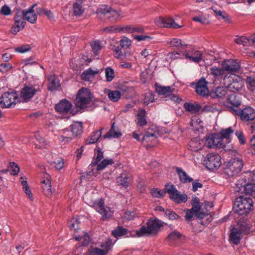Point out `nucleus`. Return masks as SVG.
<instances>
[{
	"mask_svg": "<svg viewBox=\"0 0 255 255\" xmlns=\"http://www.w3.org/2000/svg\"><path fill=\"white\" fill-rule=\"evenodd\" d=\"M36 5V4H33L28 10L21 11V13H22V17L24 18V20L26 19L28 22L31 23L36 22L37 16L33 10V8Z\"/></svg>",
	"mask_w": 255,
	"mask_h": 255,
	"instance_id": "obj_17",
	"label": "nucleus"
},
{
	"mask_svg": "<svg viewBox=\"0 0 255 255\" xmlns=\"http://www.w3.org/2000/svg\"><path fill=\"white\" fill-rule=\"evenodd\" d=\"M165 190L166 192L169 194L170 198L175 202V200L179 199L177 197V194L178 191L174 185L170 184H166Z\"/></svg>",
	"mask_w": 255,
	"mask_h": 255,
	"instance_id": "obj_25",
	"label": "nucleus"
},
{
	"mask_svg": "<svg viewBox=\"0 0 255 255\" xmlns=\"http://www.w3.org/2000/svg\"><path fill=\"white\" fill-rule=\"evenodd\" d=\"M173 89H171L170 86H157L156 87V91L159 95H162L164 96L165 98H168L172 93H173Z\"/></svg>",
	"mask_w": 255,
	"mask_h": 255,
	"instance_id": "obj_24",
	"label": "nucleus"
},
{
	"mask_svg": "<svg viewBox=\"0 0 255 255\" xmlns=\"http://www.w3.org/2000/svg\"><path fill=\"white\" fill-rule=\"evenodd\" d=\"M128 233V230L122 226H119L116 229L113 231V236L116 238L123 237Z\"/></svg>",
	"mask_w": 255,
	"mask_h": 255,
	"instance_id": "obj_37",
	"label": "nucleus"
},
{
	"mask_svg": "<svg viewBox=\"0 0 255 255\" xmlns=\"http://www.w3.org/2000/svg\"><path fill=\"white\" fill-rule=\"evenodd\" d=\"M95 152L96 158L90 165L92 167L96 165L98 163V162H100L101 160V159L103 158V153L101 151L99 147H97L95 150Z\"/></svg>",
	"mask_w": 255,
	"mask_h": 255,
	"instance_id": "obj_42",
	"label": "nucleus"
},
{
	"mask_svg": "<svg viewBox=\"0 0 255 255\" xmlns=\"http://www.w3.org/2000/svg\"><path fill=\"white\" fill-rule=\"evenodd\" d=\"M103 128L101 129L100 130H97L93 132L91 135L85 140L86 144H93L96 143L99 138L101 136L102 132L101 130Z\"/></svg>",
	"mask_w": 255,
	"mask_h": 255,
	"instance_id": "obj_31",
	"label": "nucleus"
},
{
	"mask_svg": "<svg viewBox=\"0 0 255 255\" xmlns=\"http://www.w3.org/2000/svg\"><path fill=\"white\" fill-rule=\"evenodd\" d=\"M34 137L37 140V141L39 143V144L38 143H35L34 145L36 148L39 149H42L45 147V144L44 138L41 137L39 133H37L34 135Z\"/></svg>",
	"mask_w": 255,
	"mask_h": 255,
	"instance_id": "obj_47",
	"label": "nucleus"
},
{
	"mask_svg": "<svg viewBox=\"0 0 255 255\" xmlns=\"http://www.w3.org/2000/svg\"><path fill=\"white\" fill-rule=\"evenodd\" d=\"M176 172L178 173L180 181L183 183H186L193 181V178L189 177L187 173L182 170V168L177 167Z\"/></svg>",
	"mask_w": 255,
	"mask_h": 255,
	"instance_id": "obj_28",
	"label": "nucleus"
},
{
	"mask_svg": "<svg viewBox=\"0 0 255 255\" xmlns=\"http://www.w3.org/2000/svg\"><path fill=\"white\" fill-rule=\"evenodd\" d=\"M177 197L179 199L177 200H175L176 203H180L181 202H186L187 200V196L185 194H181L178 192L177 194Z\"/></svg>",
	"mask_w": 255,
	"mask_h": 255,
	"instance_id": "obj_61",
	"label": "nucleus"
},
{
	"mask_svg": "<svg viewBox=\"0 0 255 255\" xmlns=\"http://www.w3.org/2000/svg\"><path fill=\"white\" fill-rule=\"evenodd\" d=\"M31 49V47L29 45H23L21 46H19L15 49V51L20 52V53H24L30 50Z\"/></svg>",
	"mask_w": 255,
	"mask_h": 255,
	"instance_id": "obj_63",
	"label": "nucleus"
},
{
	"mask_svg": "<svg viewBox=\"0 0 255 255\" xmlns=\"http://www.w3.org/2000/svg\"><path fill=\"white\" fill-rule=\"evenodd\" d=\"M157 133L155 132H150L147 131L142 138V141H145L147 142L154 141L157 138Z\"/></svg>",
	"mask_w": 255,
	"mask_h": 255,
	"instance_id": "obj_44",
	"label": "nucleus"
},
{
	"mask_svg": "<svg viewBox=\"0 0 255 255\" xmlns=\"http://www.w3.org/2000/svg\"><path fill=\"white\" fill-rule=\"evenodd\" d=\"M70 128L75 137L81 135L83 132V127L81 123H76L71 125Z\"/></svg>",
	"mask_w": 255,
	"mask_h": 255,
	"instance_id": "obj_33",
	"label": "nucleus"
},
{
	"mask_svg": "<svg viewBox=\"0 0 255 255\" xmlns=\"http://www.w3.org/2000/svg\"><path fill=\"white\" fill-rule=\"evenodd\" d=\"M204 164L210 170L218 169L221 165V158L217 153H210L206 155L203 161Z\"/></svg>",
	"mask_w": 255,
	"mask_h": 255,
	"instance_id": "obj_7",
	"label": "nucleus"
},
{
	"mask_svg": "<svg viewBox=\"0 0 255 255\" xmlns=\"http://www.w3.org/2000/svg\"><path fill=\"white\" fill-rule=\"evenodd\" d=\"M253 206V201L249 197L240 196L234 203L235 211L239 215L247 214Z\"/></svg>",
	"mask_w": 255,
	"mask_h": 255,
	"instance_id": "obj_3",
	"label": "nucleus"
},
{
	"mask_svg": "<svg viewBox=\"0 0 255 255\" xmlns=\"http://www.w3.org/2000/svg\"><path fill=\"white\" fill-rule=\"evenodd\" d=\"M223 83L226 88L233 93L241 90L244 85L242 79L236 75H225Z\"/></svg>",
	"mask_w": 255,
	"mask_h": 255,
	"instance_id": "obj_2",
	"label": "nucleus"
},
{
	"mask_svg": "<svg viewBox=\"0 0 255 255\" xmlns=\"http://www.w3.org/2000/svg\"><path fill=\"white\" fill-rule=\"evenodd\" d=\"M207 82L204 79H201L197 83L196 91L200 95H207L208 92V89L207 87Z\"/></svg>",
	"mask_w": 255,
	"mask_h": 255,
	"instance_id": "obj_20",
	"label": "nucleus"
},
{
	"mask_svg": "<svg viewBox=\"0 0 255 255\" xmlns=\"http://www.w3.org/2000/svg\"><path fill=\"white\" fill-rule=\"evenodd\" d=\"M184 108L187 112L191 114H195L200 111L201 109V106L197 103L192 104L186 102L184 104Z\"/></svg>",
	"mask_w": 255,
	"mask_h": 255,
	"instance_id": "obj_27",
	"label": "nucleus"
},
{
	"mask_svg": "<svg viewBox=\"0 0 255 255\" xmlns=\"http://www.w3.org/2000/svg\"><path fill=\"white\" fill-rule=\"evenodd\" d=\"M184 55L186 59L195 63H198L202 59V54L199 50H193L190 52L186 50Z\"/></svg>",
	"mask_w": 255,
	"mask_h": 255,
	"instance_id": "obj_16",
	"label": "nucleus"
},
{
	"mask_svg": "<svg viewBox=\"0 0 255 255\" xmlns=\"http://www.w3.org/2000/svg\"><path fill=\"white\" fill-rule=\"evenodd\" d=\"M40 91L41 88L38 85H24L20 91L19 102H29L37 92Z\"/></svg>",
	"mask_w": 255,
	"mask_h": 255,
	"instance_id": "obj_4",
	"label": "nucleus"
},
{
	"mask_svg": "<svg viewBox=\"0 0 255 255\" xmlns=\"http://www.w3.org/2000/svg\"><path fill=\"white\" fill-rule=\"evenodd\" d=\"M146 225V227L142 226L136 230V234L138 237L156 235L162 226L160 221L158 219H149L147 221Z\"/></svg>",
	"mask_w": 255,
	"mask_h": 255,
	"instance_id": "obj_1",
	"label": "nucleus"
},
{
	"mask_svg": "<svg viewBox=\"0 0 255 255\" xmlns=\"http://www.w3.org/2000/svg\"><path fill=\"white\" fill-rule=\"evenodd\" d=\"M222 67L224 71L230 72H237L240 69V65L237 60H225L222 62Z\"/></svg>",
	"mask_w": 255,
	"mask_h": 255,
	"instance_id": "obj_11",
	"label": "nucleus"
},
{
	"mask_svg": "<svg viewBox=\"0 0 255 255\" xmlns=\"http://www.w3.org/2000/svg\"><path fill=\"white\" fill-rule=\"evenodd\" d=\"M250 41L249 38L246 37L242 36L240 37L236 38L235 39V42L238 44H242L243 46H246L248 42Z\"/></svg>",
	"mask_w": 255,
	"mask_h": 255,
	"instance_id": "obj_59",
	"label": "nucleus"
},
{
	"mask_svg": "<svg viewBox=\"0 0 255 255\" xmlns=\"http://www.w3.org/2000/svg\"><path fill=\"white\" fill-rule=\"evenodd\" d=\"M111 7L107 6L106 5H102L98 9V14L100 18L106 19L107 18H110L111 17Z\"/></svg>",
	"mask_w": 255,
	"mask_h": 255,
	"instance_id": "obj_21",
	"label": "nucleus"
},
{
	"mask_svg": "<svg viewBox=\"0 0 255 255\" xmlns=\"http://www.w3.org/2000/svg\"><path fill=\"white\" fill-rule=\"evenodd\" d=\"M169 43L172 47H175L181 50H184L185 47H187V44H183L181 40L177 38H173Z\"/></svg>",
	"mask_w": 255,
	"mask_h": 255,
	"instance_id": "obj_40",
	"label": "nucleus"
},
{
	"mask_svg": "<svg viewBox=\"0 0 255 255\" xmlns=\"http://www.w3.org/2000/svg\"><path fill=\"white\" fill-rule=\"evenodd\" d=\"M181 234L177 231L172 232L167 237V239L170 241H175L180 238Z\"/></svg>",
	"mask_w": 255,
	"mask_h": 255,
	"instance_id": "obj_56",
	"label": "nucleus"
},
{
	"mask_svg": "<svg viewBox=\"0 0 255 255\" xmlns=\"http://www.w3.org/2000/svg\"><path fill=\"white\" fill-rule=\"evenodd\" d=\"M202 112L206 113H214L218 112L219 110L217 108V105L215 104H209L205 105L203 109Z\"/></svg>",
	"mask_w": 255,
	"mask_h": 255,
	"instance_id": "obj_43",
	"label": "nucleus"
},
{
	"mask_svg": "<svg viewBox=\"0 0 255 255\" xmlns=\"http://www.w3.org/2000/svg\"><path fill=\"white\" fill-rule=\"evenodd\" d=\"M103 205L104 201L102 199H101L99 201L94 202L93 206L97 212L102 215L103 219L109 218L111 215L110 209L108 208L109 211H107V209L104 208Z\"/></svg>",
	"mask_w": 255,
	"mask_h": 255,
	"instance_id": "obj_14",
	"label": "nucleus"
},
{
	"mask_svg": "<svg viewBox=\"0 0 255 255\" xmlns=\"http://www.w3.org/2000/svg\"><path fill=\"white\" fill-rule=\"evenodd\" d=\"M75 137L70 129H64L62 131V133L60 135V138L62 141L69 142Z\"/></svg>",
	"mask_w": 255,
	"mask_h": 255,
	"instance_id": "obj_34",
	"label": "nucleus"
},
{
	"mask_svg": "<svg viewBox=\"0 0 255 255\" xmlns=\"http://www.w3.org/2000/svg\"><path fill=\"white\" fill-rule=\"evenodd\" d=\"M123 17V13L120 9H113V19L115 21L121 20Z\"/></svg>",
	"mask_w": 255,
	"mask_h": 255,
	"instance_id": "obj_52",
	"label": "nucleus"
},
{
	"mask_svg": "<svg viewBox=\"0 0 255 255\" xmlns=\"http://www.w3.org/2000/svg\"><path fill=\"white\" fill-rule=\"evenodd\" d=\"M99 70L96 68L93 69L91 68H89L88 70L84 71L81 74V78L87 81H90V79L92 78L95 74L99 73Z\"/></svg>",
	"mask_w": 255,
	"mask_h": 255,
	"instance_id": "obj_29",
	"label": "nucleus"
},
{
	"mask_svg": "<svg viewBox=\"0 0 255 255\" xmlns=\"http://www.w3.org/2000/svg\"><path fill=\"white\" fill-rule=\"evenodd\" d=\"M238 190V192H244L246 195L255 198V184L248 183L245 186Z\"/></svg>",
	"mask_w": 255,
	"mask_h": 255,
	"instance_id": "obj_26",
	"label": "nucleus"
},
{
	"mask_svg": "<svg viewBox=\"0 0 255 255\" xmlns=\"http://www.w3.org/2000/svg\"><path fill=\"white\" fill-rule=\"evenodd\" d=\"M194 21L199 22L203 24H207L209 23L208 19L204 16H195L192 18Z\"/></svg>",
	"mask_w": 255,
	"mask_h": 255,
	"instance_id": "obj_60",
	"label": "nucleus"
},
{
	"mask_svg": "<svg viewBox=\"0 0 255 255\" xmlns=\"http://www.w3.org/2000/svg\"><path fill=\"white\" fill-rule=\"evenodd\" d=\"M15 21L14 25L12 27L11 32L16 34L21 29H23L25 26V21L24 18L22 17V13L21 11H18L14 17Z\"/></svg>",
	"mask_w": 255,
	"mask_h": 255,
	"instance_id": "obj_12",
	"label": "nucleus"
},
{
	"mask_svg": "<svg viewBox=\"0 0 255 255\" xmlns=\"http://www.w3.org/2000/svg\"><path fill=\"white\" fill-rule=\"evenodd\" d=\"M48 89L53 91L56 90L59 87V81L58 79L54 74H51L48 76Z\"/></svg>",
	"mask_w": 255,
	"mask_h": 255,
	"instance_id": "obj_22",
	"label": "nucleus"
},
{
	"mask_svg": "<svg viewBox=\"0 0 255 255\" xmlns=\"http://www.w3.org/2000/svg\"><path fill=\"white\" fill-rule=\"evenodd\" d=\"M225 104L228 107L234 106L236 107L235 109H237L238 107L241 105V101L235 94H231L228 95L227 101L225 102Z\"/></svg>",
	"mask_w": 255,
	"mask_h": 255,
	"instance_id": "obj_23",
	"label": "nucleus"
},
{
	"mask_svg": "<svg viewBox=\"0 0 255 255\" xmlns=\"http://www.w3.org/2000/svg\"><path fill=\"white\" fill-rule=\"evenodd\" d=\"M91 100V94L90 90L83 88L78 91L75 104L77 108L82 109L87 107Z\"/></svg>",
	"mask_w": 255,
	"mask_h": 255,
	"instance_id": "obj_5",
	"label": "nucleus"
},
{
	"mask_svg": "<svg viewBox=\"0 0 255 255\" xmlns=\"http://www.w3.org/2000/svg\"><path fill=\"white\" fill-rule=\"evenodd\" d=\"M154 99V95L150 92L148 91L145 94L144 102L146 104L148 105L149 103L152 102Z\"/></svg>",
	"mask_w": 255,
	"mask_h": 255,
	"instance_id": "obj_57",
	"label": "nucleus"
},
{
	"mask_svg": "<svg viewBox=\"0 0 255 255\" xmlns=\"http://www.w3.org/2000/svg\"><path fill=\"white\" fill-rule=\"evenodd\" d=\"M190 125L193 127V129L199 130L202 127L203 124L198 116H194L192 117Z\"/></svg>",
	"mask_w": 255,
	"mask_h": 255,
	"instance_id": "obj_35",
	"label": "nucleus"
},
{
	"mask_svg": "<svg viewBox=\"0 0 255 255\" xmlns=\"http://www.w3.org/2000/svg\"><path fill=\"white\" fill-rule=\"evenodd\" d=\"M214 12L216 13V14L220 17L221 18L224 19L225 21L228 22V23H231V20L230 19V17L228 15H227L225 12L222 11L220 10H217V9H213Z\"/></svg>",
	"mask_w": 255,
	"mask_h": 255,
	"instance_id": "obj_48",
	"label": "nucleus"
},
{
	"mask_svg": "<svg viewBox=\"0 0 255 255\" xmlns=\"http://www.w3.org/2000/svg\"><path fill=\"white\" fill-rule=\"evenodd\" d=\"M205 144L210 148H220L224 146L222 137L218 134L208 136L206 138Z\"/></svg>",
	"mask_w": 255,
	"mask_h": 255,
	"instance_id": "obj_10",
	"label": "nucleus"
},
{
	"mask_svg": "<svg viewBox=\"0 0 255 255\" xmlns=\"http://www.w3.org/2000/svg\"><path fill=\"white\" fill-rule=\"evenodd\" d=\"M189 149L193 151H197L202 148V145L201 144L199 139L198 138L192 140L189 144Z\"/></svg>",
	"mask_w": 255,
	"mask_h": 255,
	"instance_id": "obj_38",
	"label": "nucleus"
},
{
	"mask_svg": "<svg viewBox=\"0 0 255 255\" xmlns=\"http://www.w3.org/2000/svg\"><path fill=\"white\" fill-rule=\"evenodd\" d=\"M226 87H218L215 90V93L216 96L219 98H223L227 94Z\"/></svg>",
	"mask_w": 255,
	"mask_h": 255,
	"instance_id": "obj_51",
	"label": "nucleus"
},
{
	"mask_svg": "<svg viewBox=\"0 0 255 255\" xmlns=\"http://www.w3.org/2000/svg\"><path fill=\"white\" fill-rule=\"evenodd\" d=\"M49 175L46 174V179L41 181V187L43 189V192L45 196L47 197L51 196L52 194L51 191V183L49 179Z\"/></svg>",
	"mask_w": 255,
	"mask_h": 255,
	"instance_id": "obj_19",
	"label": "nucleus"
},
{
	"mask_svg": "<svg viewBox=\"0 0 255 255\" xmlns=\"http://www.w3.org/2000/svg\"><path fill=\"white\" fill-rule=\"evenodd\" d=\"M234 130L231 128H229L224 129H222L221 132V137L223 138L229 139L231 135L233 133Z\"/></svg>",
	"mask_w": 255,
	"mask_h": 255,
	"instance_id": "obj_49",
	"label": "nucleus"
},
{
	"mask_svg": "<svg viewBox=\"0 0 255 255\" xmlns=\"http://www.w3.org/2000/svg\"><path fill=\"white\" fill-rule=\"evenodd\" d=\"M155 23L158 26L168 28L177 29L183 26L177 24L172 17H159L155 18Z\"/></svg>",
	"mask_w": 255,
	"mask_h": 255,
	"instance_id": "obj_9",
	"label": "nucleus"
},
{
	"mask_svg": "<svg viewBox=\"0 0 255 255\" xmlns=\"http://www.w3.org/2000/svg\"><path fill=\"white\" fill-rule=\"evenodd\" d=\"M112 163V160L104 159L100 163L97 164L96 169L98 171L104 169L108 165Z\"/></svg>",
	"mask_w": 255,
	"mask_h": 255,
	"instance_id": "obj_54",
	"label": "nucleus"
},
{
	"mask_svg": "<svg viewBox=\"0 0 255 255\" xmlns=\"http://www.w3.org/2000/svg\"><path fill=\"white\" fill-rule=\"evenodd\" d=\"M19 102L18 94L16 92H5L0 99V106L2 108L13 107Z\"/></svg>",
	"mask_w": 255,
	"mask_h": 255,
	"instance_id": "obj_6",
	"label": "nucleus"
},
{
	"mask_svg": "<svg viewBox=\"0 0 255 255\" xmlns=\"http://www.w3.org/2000/svg\"><path fill=\"white\" fill-rule=\"evenodd\" d=\"M145 111L143 110H140L138 112L137 114L138 117L137 124L138 126L141 127L146 125L147 122L145 119Z\"/></svg>",
	"mask_w": 255,
	"mask_h": 255,
	"instance_id": "obj_39",
	"label": "nucleus"
},
{
	"mask_svg": "<svg viewBox=\"0 0 255 255\" xmlns=\"http://www.w3.org/2000/svg\"><path fill=\"white\" fill-rule=\"evenodd\" d=\"M247 86L249 89L254 92L255 91V78L248 77L247 78Z\"/></svg>",
	"mask_w": 255,
	"mask_h": 255,
	"instance_id": "obj_50",
	"label": "nucleus"
},
{
	"mask_svg": "<svg viewBox=\"0 0 255 255\" xmlns=\"http://www.w3.org/2000/svg\"><path fill=\"white\" fill-rule=\"evenodd\" d=\"M75 239L76 241H82V245L83 246H87L90 241V238L89 236L85 233H83L82 235H79L78 237H75Z\"/></svg>",
	"mask_w": 255,
	"mask_h": 255,
	"instance_id": "obj_41",
	"label": "nucleus"
},
{
	"mask_svg": "<svg viewBox=\"0 0 255 255\" xmlns=\"http://www.w3.org/2000/svg\"><path fill=\"white\" fill-rule=\"evenodd\" d=\"M82 4L77 2H75L73 3V10L75 15L80 16L83 13L84 9L82 8Z\"/></svg>",
	"mask_w": 255,
	"mask_h": 255,
	"instance_id": "obj_45",
	"label": "nucleus"
},
{
	"mask_svg": "<svg viewBox=\"0 0 255 255\" xmlns=\"http://www.w3.org/2000/svg\"><path fill=\"white\" fill-rule=\"evenodd\" d=\"M151 195L156 198H160L163 197L166 194V191L159 190L157 188H153L151 190Z\"/></svg>",
	"mask_w": 255,
	"mask_h": 255,
	"instance_id": "obj_53",
	"label": "nucleus"
},
{
	"mask_svg": "<svg viewBox=\"0 0 255 255\" xmlns=\"http://www.w3.org/2000/svg\"><path fill=\"white\" fill-rule=\"evenodd\" d=\"M131 180L126 173H121V175L117 178V182L124 187H128Z\"/></svg>",
	"mask_w": 255,
	"mask_h": 255,
	"instance_id": "obj_30",
	"label": "nucleus"
},
{
	"mask_svg": "<svg viewBox=\"0 0 255 255\" xmlns=\"http://www.w3.org/2000/svg\"><path fill=\"white\" fill-rule=\"evenodd\" d=\"M243 161L240 158H234L230 160L227 167L233 174L239 173L243 167Z\"/></svg>",
	"mask_w": 255,
	"mask_h": 255,
	"instance_id": "obj_13",
	"label": "nucleus"
},
{
	"mask_svg": "<svg viewBox=\"0 0 255 255\" xmlns=\"http://www.w3.org/2000/svg\"><path fill=\"white\" fill-rule=\"evenodd\" d=\"M224 70L223 68H219L214 66L210 68V73L214 76L216 79L222 78L224 74Z\"/></svg>",
	"mask_w": 255,
	"mask_h": 255,
	"instance_id": "obj_32",
	"label": "nucleus"
},
{
	"mask_svg": "<svg viewBox=\"0 0 255 255\" xmlns=\"http://www.w3.org/2000/svg\"><path fill=\"white\" fill-rule=\"evenodd\" d=\"M232 110L236 115L240 116L242 120L249 121L255 119V111L251 107H247L242 110L235 108Z\"/></svg>",
	"mask_w": 255,
	"mask_h": 255,
	"instance_id": "obj_8",
	"label": "nucleus"
},
{
	"mask_svg": "<svg viewBox=\"0 0 255 255\" xmlns=\"http://www.w3.org/2000/svg\"><path fill=\"white\" fill-rule=\"evenodd\" d=\"M91 46L92 51L95 55H97L101 50L102 46L99 41H93L91 42Z\"/></svg>",
	"mask_w": 255,
	"mask_h": 255,
	"instance_id": "obj_46",
	"label": "nucleus"
},
{
	"mask_svg": "<svg viewBox=\"0 0 255 255\" xmlns=\"http://www.w3.org/2000/svg\"><path fill=\"white\" fill-rule=\"evenodd\" d=\"M0 13L3 15H8L11 13L10 8L6 5L2 6Z\"/></svg>",
	"mask_w": 255,
	"mask_h": 255,
	"instance_id": "obj_64",
	"label": "nucleus"
},
{
	"mask_svg": "<svg viewBox=\"0 0 255 255\" xmlns=\"http://www.w3.org/2000/svg\"><path fill=\"white\" fill-rule=\"evenodd\" d=\"M111 244L110 241L106 242L102 246L103 249L98 248H91L89 250L88 255H106L110 249V246Z\"/></svg>",
	"mask_w": 255,
	"mask_h": 255,
	"instance_id": "obj_18",
	"label": "nucleus"
},
{
	"mask_svg": "<svg viewBox=\"0 0 255 255\" xmlns=\"http://www.w3.org/2000/svg\"><path fill=\"white\" fill-rule=\"evenodd\" d=\"M71 108V102L66 100H63L56 105L55 109L60 114H66L70 111Z\"/></svg>",
	"mask_w": 255,
	"mask_h": 255,
	"instance_id": "obj_15",
	"label": "nucleus"
},
{
	"mask_svg": "<svg viewBox=\"0 0 255 255\" xmlns=\"http://www.w3.org/2000/svg\"><path fill=\"white\" fill-rule=\"evenodd\" d=\"M135 216V214L133 212L127 211L124 213L123 218L127 221L133 220Z\"/></svg>",
	"mask_w": 255,
	"mask_h": 255,
	"instance_id": "obj_62",
	"label": "nucleus"
},
{
	"mask_svg": "<svg viewBox=\"0 0 255 255\" xmlns=\"http://www.w3.org/2000/svg\"><path fill=\"white\" fill-rule=\"evenodd\" d=\"M230 238L231 240L236 245L238 244L241 239V233L237 229L232 230Z\"/></svg>",
	"mask_w": 255,
	"mask_h": 255,
	"instance_id": "obj_36",
	"label": "nucleus"
},
{
	"mask_svg": "<svg viewBox=\"0 0 255 255\" xmlns=\"http://www.w3.org/2000/svg\"><path fill=\"white\" fill-rule=\"evenodd\" d=\"M120 45L123 48H128L131 45V40L126 37H124L120 40Z\"/></svg>",
	"mask_w": 255,
	"mask_h": 255,
	"instance_id": "obj_58",
	"label": "nucleus"
},
{
	"mask_svg": "<svg viewBox=\"0 0 255 255\" xmlns=\"http://www.w3.org/2000/svg\"><path fill=\"white\" fill-rule=\"evenodd\" d=\"M164 215L169 220H176L179 218V216L171 210H165Z\"/></svg>",
	"mask_w": 255,
	"mask_h": 255,
	"instance_id": "obj_55",
	"label": "nucleus"
}]
</instances>
